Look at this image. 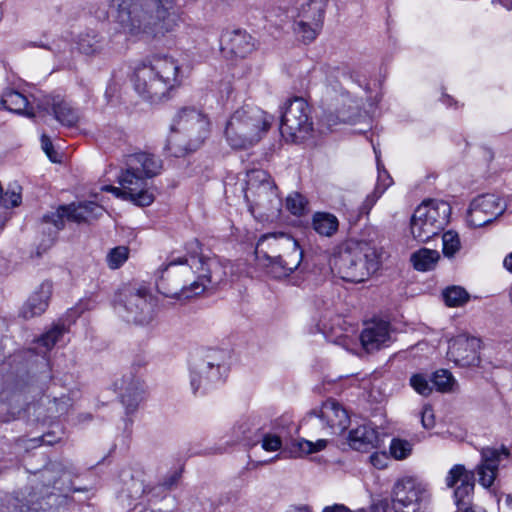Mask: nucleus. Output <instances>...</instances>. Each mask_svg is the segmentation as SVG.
I'll use <instances>...</instances> for the list:
<instances>
[{"label": "nucleus", "mask_w": 512, "mask_h": 512, "mask_svg": "<svg viewBox=\"0 0 512 512\" xmlns=\"http://www.w3.org/2000/svg\"><path fill=\"white\" fill-rule=\"evenodd\" d=\"M126 414L134 413L144 399L145 386L134 368L129 369L114 383Z\"/></svg>", "instance_id": "20"}, {"label": "nucleus", "mask_w": 512, "mask_h": 512, "mask_svg": "<svg viewBox=\"0 0 512 512\" xmlns=\"http://www.w3.org/2000/svg\"><path fill=\"white\" fill-rule=\"evenodd\" d=\"M313 229L320 235L331 237L339 227L337 217L328 212H316L312 218Z\"/></svg>", "instance_id": "34"}, {"label": "nucleus", "mask_w": 512, "mask_h": 512, "mask_svg": "<svg viewBox=\"0 0 512 512\" xmlns=\"http://www.w3.org/2000/svg\"><path fill=\"white\" fill-rule=\"evenodd\" d=\"M76 44L81 53L91 55L102 48V39L94 30H88L78 36Z\"/></svg>", "instance_id": "36"}, {"label": "nucleus", "mask_w": 512, "mask_h": 512, "mask_svg": "<svg viewBox=\"0 0 512 512\" xmlns=\"http://www.w3.org/2000/svg\"><path fill=\"white\" fill-rule=\"evenodd\" d=\"M480 454L481 461L476 467L478 482L484 488H489L497 477L501 460L508 458L510 452L502 445L500 448L484 447Z\"/></svg>", "instance_id": "23"}, {"label": "nucleus", "mask_w": 512, "mask_h": 512, "mask_svg": "<svg viewBox=\"0 0 512 512\" xmlns=\"http://www.w3.org/2000/svg\"><path fill=\"white\" fill-rule=\"evenodd\" d=\"M47 110L64 127H76L81 119L80 112L60 95L51 96L46 101Z\"/></svg>", "instance_id": "27"}, {"label": "nucleus", "mask_w": 512, "mask_h": 512, "mask_svg": "<svg viewBox=\"0 0 512 512\" xmlns=\"http://www.w3.org/2000/svg\"><path fill=\"white\" fill-rule=\"evenodd\" d=\"M214 263L196 254L185 257L171 255L157 272L156 288L165 297L178 301L198 296L212 281L211 267Z\"/></svg>", "instance_id": "2"}, {"label": "nucleus", "mask_w": 512, "mask_h": 512, "mask_svg": "<svg viewBox=\"0 0 512 512\" xmlns=\"http://www.w3.org/2000/svg\"><path fill=\"white\" fill-rule=\"evenodd\" d=\"M220 47L225 55L244 58L255 49V41L245 30H227L220 37Z\"/></svg>", "instance_id": "24"}, {"label": "nucleus", "mask_w": 512, "mask_h": 512, "mask_svg": "<svg viewBox=\"0 0 512 512\" xmlns=\"http://www.w3.org/2000/svg\"><path fill=\"white\" fill-rule=\"evenodd\" d=\"M445 481L447 487H455L454 498L458 511L475 512L470 508L475 486L474 472L468 471L463 465L457 464L449 470Z\"/></svg>", "instance_id": "18"}, {"label": "nucleus", "mask_w": 512, "mask_h": 512, "mask_svg": "<svg viewBox=\"0 0 512 512\" xmlns=\"http://www.w3.org/2000/svg\"><path fill=\"white\" fill-rule=\"evenodd\" d=\"M104 208L93 201H85L79 203H71L58 207L55 211L47 213L43 216L40 229L48 239L43 240L42 246H49L58 232L63 229L65 220L75 223L89 222L103 215Z\"/></svg>", "instance_id": "11"}, {"label": "nucleus", "mask_w": 512, "mask_h": 512, "mask_svg": "<svg viewBox=\"0 0 512 512\" xmlns=\"http://www.w3.org/2000/svg\"><path fill=\"white\" fill-rule=\"evenodd\" d=\"M505 205L494 194H483L470 203L467 222L472 227H483L503 214Z\"/></svg>", "instance_id": "19"}, {"label": "nucleus", "mask_w": 512, "mask_h": 512, "mask_svg": "<svg viewBox=\"0 0 512 512\" xmlns=\"http://www.w3.org/2000/svg\"><path fill=\"white\" fill-rule=\"evenodd\" d=\"M190 385L194 394H205L222 384L229 372L228 355L219 349L200 350L189 362Z\"/></svg>", "instance_id": "9"}, {"label": "nucleus", "mask_w": 512, "mask_h": 512, "mask_svg": "<svg viewBox=\"0 0 512 512\" xmlns=\"http://www.w3.org/2000/svg\"><path fill=\"white\" fill-rule=\"evenodd\" d=\"M21 408H13V411L11 412V417H7L4 419V421H9L10 419H15L20 414Z\"/></svg>", "instance_id": "57"}, {"label": "nucleus", "mask_w": 512, "mask_h": 512, "mask_svg": "<svg viewBox=\"0 0 512 512\" xmlns=\"http://www.w3.org/2000/svg\"><path fill=\"white\" fill-rule=\"evenodd\" d=\"M332 270L344 281L361 283L380 267L375 249L366 243L347 242L331 259Z\"/></svg>", "instance_id": "8"}, {"label": "nucleus", "mask_w": 512, "mask_h": 512, "mask_svg": "<svg viewBox=\"0 0 512 512\" xmlns=\"http://www.w3.org/2000/svg\"><path fill=\"white\" fill-rule=\"evenodd\" d=\"M327 445L326 439H318L316 442H312L306 439H299L293 443V456L300 457L304 454H310L323 450Z\"/></svg>", "instance_id": "38"}, {"label": "nucleus", "mask_w": 512, "mask_h": 512, "mask_svg": "<svg viewBox=\"0 0 512 512\" xmlns=\"http://www.w3.org/2000/svg\"><path fill=\"white\" fill-rule=\"evenodd\" d=\"M0 102L10 112L27 117H34L35 115L28 98L16 90L9 89L4 91Z\"/></svg>", "instance_id": "31"}, {"label": "nucleus", "mask_w": 512, "mask_h": 512, "mask_svg": "<svg viewBox=\"0 0 512 512\" xmlns=\"http://www.w3.org/2000/svg\"><path fill=\"white\" fill-rule=\"evenodd\" d=\"M52 294V283L45 281L32 293L21 309V315L25 319L39 316L45 312Z\"/></svg>", "instance_id": "28"}, {"label": "nucleus", "mask_w": 512, "mask_h": 512, "mask_svg": "<svg viewBox=\"0 0 512 512\" xmlns=\"http://www.w3.org/2000/svg\"><path fill=\"white\" fill-rule=\"evenodd\" d=\"M328 0H309L301 5L297 20L294 24V31L304 42L313 41L318 35Z\"/></svg>", "instance_id": "17"}, {"label": "nucleus", "mask_w": 512, "mask_h": 512, "mask_svg": "<svg viewBox=\"0 0 512 512\" xmlns=\"http://www.w3.org/2000/svg\"><path fill=\"white\" fill-rule=\"evenodd\" d=\"M59 440H60V438L57 437L55 435V433L48 432L46 434H43L39 438H33V439L24 441V443H25L24 447L26 449H30V448H35L37 446H40L41 444L53 445V444L57 443Z\"/></svg>", "instance_id": "46"}, {"label": "nucleus", "mask_w": 512, "mask_h": 512, "mask_svg": "<svg viewBox=\"0 0 512 512\" xmlns=\"http://www.w3.org/2000/svg\"><path fill=\"white\" fill-rule=\"evenodd\" d=\"M54 404L56 405L55 412L61 415L67 412L69 406L71 405V399L67 396L54 398Z\"/></svg>", "instance_id": "52"}, {"label": "nucleus", "mask_w": 512, "mask_h": 512, "mask_svg": "<svg viewBox=\"0 0 512 512\" xmlns=\"http://www.w3.org/2000/svg\"><path fill=\"white\" fill-rule=\"evenodd\" d=\"M421 424L425 429H431L435 425V417L433 409L430 406H425L421 412Z\"/></svg>", "instance_id": "49"}, {"label": "nucleus", "mask_w": 512, "mask_h": 512, "mask_svg": "<svg viewBox=\"0 0 512 512\" xmlns=\"http://www.w3.org/2000/svg\"><path fill=\"white\" fill-rule=\"evenodd\" d=\"M22 188L16 182L10 183L5 192L0 193V204L5 208L18 206L22 201Z\"/></svg>", "instance_id": "39"}, {"label": "nucleus", "mask_w": 512, "mask_h": 512, "mask_svg": "<svg viewBox=\"0 0 512 512\" xmlns=\"http://www.w3.org/2000/svg\"><path fill=\"white\" fill-rule=\"evenodd\" d=\"M283 238H290L285 233H270L260 237L255 248V255L258 260L268 261L267 266L271 267L275 261L279 260V255L285 249Z\"/></svg>", "instance_id": "26"}, {"label": "nucleus", "mask_w": 512, "mask_h": 512, "mask_svg": "<svg viewBox=\"0 0 512 512\" xmlns=\"http://www.w3.org/2000/svg\"><path fill=\"white\" fill-rule=\"evenodd\" d=\"M313 130L311 108L301 97L289 99L281 115L280 133L287 142L299 143Z\"/></svg>", "instance_id": "13"}, {"label": "nucleus", "mask_w": 512, "mask_h": 512, "mask_svg": "<svg viewBox=\"0 0 512 512\" xmlns=\"http://www.w3.org/2000/svg\"><path fill=\"white\" fill-rule=\"evenodd\" d=\"M68 332V327L58 322L52 325V327L42 334L38 339L35 340V347L29 350L27 354L32 357L34 352L37 354V362L39 368L29 369V372L33 375L37 373H45L46 377H49L50 364L47 358V353L61 340L63 335Z\"/></svg>", "instance_id": "21"}, {"label": "nucleus", "mask_w": 512, "mask_h": 512, "mask_svg": "<svg viewBox=\"0 0 512 512\" xmlns=\"http://www.w3.org/2000/svg\"><path fill=\"white\" fill-rule=\"evenodd\" d=\"M274 117L262 109L244 105L233 112L225 126L228 144L235 149H245L259 142L268 132Z\"/></svg>", "instance_id": "7"}, {"label": "nucleus", "mask_w": 512, "mask_h": 512, "mask_svg": "<svg viewBox=\"0 0 512 512\" xmlns=\"http://www.w3.org/2000/svg\"><path fill=\"white\" fill-rule=\"evenodd\" d=\"M282 244L285 245L284 254L279 255L280 261H275L271 266V272L275 277H286L294 272L302 262L303 251L298 242L290 238H283Z\"/></svg>", "instance_id": "25"}, {"label": "nucleus", "mask_w": 512, "mask_h": 512, "mask_svg": "<svg viewBox=\"0 0 512 512\" xmlns=\"http://www.w3.org/2000/svg\"><path fill=\"white\" fill-rule=\"evenodd\" d=\"M337 118L339 120H344L345 119L344 114L342 113V111L337 110Z\"/></svg>", "instance_id": "59"}, {"label": "nucleus", "mask_w": 512, "mask_h": 512, "mask_svg": "<svg viewBox=\"0 0 512 512\" xmlns=\"http://www.w3.org/2000/svg\"><path fill=\"white\" fill-rule=\"evenodd\" d=\"M117 313L128 323L149 324L155 314V304L146 288H129L116 305Z\"/></svg>", "instance_id": "14"}, {"label": "nucleus", "mask_w": 512, "mask_h": 512, "mask_svg": "<svg viewBox=\"0 0 512 512\" xmlns=\"http://www.w3.org/2000/svg\"><path fill=\"white\" fill-rule=\"evenodd\" d=\"M128 256L129 249L126 246L115 247L106 256L107 265L111 269H118L127 261Z\"/></svg>", "instance_id": "42"}, {"label": "nucleus", "mask_w": 512, "mask_h": 512, "mask_svg": "<svg viewBox=\"0 0 512 512\" xmlns=\"http://www.w3.org/2000/svg\"><path fill=\"white\" fill-rule=\"evenodd\" d=\"M370 463L377 469H383L387 466L389 458L385 452H374L369 457Z\"/></svg>", "instance_id": "51"}, {"label": "nucleus", "mask_w": 512, "mask_h": 512, "mask_svg": "<svg viewBox=\"0 0 512 512\" xmlns=\"http://www.w3.org/2000/svg\"><path fill=\"white\" fill-rule=\"evenodd\" d=\"M429 494L426 486L413 477L397 480L392 489L395 512H425Z\"/></svg>", "instance_id": "15"}, {"label": "nucleus", "mask_w": 512, "mask_h": 512, "mask_svg": "<svg viewBox=\"0 0 512 512\" xmlns=\"http://www.w3.org/2000/svg\"><path fill=\"white\" fill-rule=\"evenodd\" d=\"M451 207L447 202L429 200L422 202L414 211L410 229L413 237L427 242L438 235L449 222Z\"/></svg>", "instance_id": "12"}, {"label": "nucleus", "mask_w": 512, "mask_h": 512, "mask_svg": "<svg viewBox=\"0 0 512 512\" xmlns=\"http://www.w3.org/2000/svg\"><path fill=\"white\" fill-rule=\"evenodd\" d=\"M115 22L129 37H159L174 31L179 24L176 0H112Z\"/></svg>", "instance_id": "1"}, {"label": "nucleus", "mask_w": 512, "mask_h": 512, "mask_svg": "<svg viewBox=\"0 0 512 512\" xmlns=\"http://www.w3.org/2000/svg\"><path fill=\"white\" fill-rule=\"evenodd\" d=\"M445 304L449 307H460L466 304L470 298L467 291L460 286L447 287L443 293Z\"/></svg>", "instance_id": "37"}, {"label": "nucleus", "mask_w": 512, "mask_h": 512, "mask_svg": "<svg viewBox=\"0 0 512 512\" xmlns=\"http://www.w3.org/2000/svg\"><path fill=\"white\" fill-rule=\"evenodd\" d=\"M411 387L420 395L428 396L433 391V386L430 384L428 378L421 373L413 374L410 377Z\"/></svg>", "instance_id": "44"}, {"label": "nucleus", "mask_w": 512, "mask_h": 512, "mask_svg": "<svg viewBox=\"0 0 512 512\" xmlns=\"http://www.w3.org/2000/svg\"><path fill=\"white\" fill-rule=\"evenodd\" d=\"M79 420L80 421H89V420H91V415L90 414H81V415H79Z\"/></svg>", "instance_id": "58"}, {"label": "nucleus", "mask_w": 512, "mask_h": 512, "mask_svg": "<svg viewBox=\"0 0 512 512\" xmlns=\"http://www.w3.org/2000/svg\"><path fill=\"white\" fill-rule=\"evenodd\" d=\"M317 327L318 331L321 332L329 341L341 345L346 343V339L342 335H337L334 328H328L325 322L320 321Z\"/></svg>", "instance_id": "47"}, {"label": "nucleus", "mask_w": 512, "mask_h": 512, "mask_svg": "<svg viewBox=\"0 0 512 512\" xmlns=\"http://www.w3.org/2000/svg\"><path fill=\"white\" fill-rule=\"evenodd\" d=\"M348 443L354 450L368 452L379 447L380 439L374 427L364 424L349 432Z\"/></svg>", "instance_id": "30"}, {"label": "nucleus", "mask_w": 512, "mask_h": 512, "mask_svg": "<svg viewBox=\"0 0 512 512\" xmlns=\"http://www.w3.org/2000/svg\"><path fill=\"white\" fill-rule=\"evenodd\" d=\"M322 512H352V511L343 504H334L332 506H326Z\"/></svg>", "instance_id": "54"}, {"label": "nucleus", "mask_w": 512, "mask_h": 512, "mask_svg": "<svg viewBox=\"0 0 512 512\" xmlns=\"http://www.w3.org/2000/svg\"><path fill=\"white\" fill-rule=\"evenodd\" d=\"M261 429V418L257 415H248L237 421L233 427V434L236 440H253Z\"/></svg>", "instance_id": "33"}, {"label": "nucleus", "mask_w": 512, "mask_h": 512, "mask_svg": "<svg viewBox=\"0 0 512 512\" xmlns=\"http://www.w3.org/2000/svg\"><path fill=\"white\" fill-rule=\"evenodd\" d=\"M179 475L177 472L172 473L170 476H168L164 481L161 483V486L165 489L172 488L178 481Z\"/></svg>", "instance_id": "53"}, {"label": "nucleus", "mask_w": 512, "mask_h": 512, "mask_svg": "<svg viewBox=\"0 0 512 512\" xmlns=\"http://www.w3.org/2000/svg\"><path fill=\"white\" fill-rule=\"evenodd\" d=\"M479 347V339L467 334H460L449 341L447 357L458 366L475 365L479 361Z\"/></svg>", "instance_id": "22"}, {"label": "nucleus", "mask_w": 512, "mask_h": 512, "mask_svg": "<svg viewBox=\"0 0 512 512\" xmlns=\"http://www.w3.org/2000/svg\"><path fill=\"white\" fill-rule=\"evenodd\" d=\"M245 200L251 214L262 221H273L280 215L282 200L270 175L261 169L247 173Z\"/></svg>", "instance_id": "10"}, {"label": "nucleus", "mask_w": 512, "mask_h": 512, "mask_svg": "<svg viewBox=\"0 0 512 512\" xmlns=\"http://www.w3.org/2000/svg\"><path fill=\"white\" fill-rule=\"evenodd\" d=\"M412 449V443L401 438H393L389 446L390 455L396 460H404L409 457Z\"/></svg>", "instance_id": "41"}, {"label": "nucleus", "mask_w": 512, "mask_h": 512, "mask_svg": "<svg viewBox=\"0 0 512 512\" xmlns=\"http://www.w3.org/2000/svg\"><path fill=\"white\" fill-rule=\"evenodd\" d=\"M378 168V179L374 191L367 195L362 206L360 207V214H369L372 207L375 205L377 200L383 195L386 189L392 184V178L388 172L383 169L381 170L379 163Z\"/></svg>", "instance_id": "32"}, {"label": "nucleus", "mask_w": 512, "mask_h": 512, "mask_svg": "<svg viewBox=\"0 0 512 512\" xmlns=\"http://www.w3.org/2000/svg\"><path fill=\"white\" fill-rule=\"evenodd\" d=\"M445 103L447 104H450V101H451V98L450 96H444V100H443Z\"/></svg>", "instance_id": "60"}, {"label": "nucleus", "mask_w": 512, "mask_h": 512, "mask_svg": "<svg viewBox=\"0 0 512 512\" xmlns=\"http://www.w3.org/2000/svg\"><path fill=\"white\" fill-rule=\"evenodd\" d=\"M440 254L437 250L421 248L411 255V262L413 267L418 271H429L434 269Z\"/></svg>", "instance_id": "35"}, {"label": "nucleus", "mask_w": 512, "mask_h": 512, "mask_svg": "<svg viewBox=\"0 0 512 512\" xmlns=\"http://www.w3.org/2000/svg\"><path fill=\"white\" fill-rule=\"evenodd\" d=\"M360 340L367 352L375 351L386 346L390 341L389 325L387 322L369 324L361 333Z\"/></svg>", "instance_id": "29"}, {"label": "nucleus", "mask_w": 512, "mask_h": 512, "mask_svg": "<svg viewBox=\"0 0 512 512\" xmlns=\"http://www.w3.org/2000/svg\"><path fill=\"white\" fill-rule=\"evenodd\" d=\"M210 122L205 114L193 107L181 109L168 136L166 149L175 157L198 149L209 135Z\"/></svg>", "instance_id": "6"}, {"label": "nucleus", "mask_w": 512, "mask_h": 512, "mask_svg": "<svg viewBox=\"0 0 512 512\" xmlns=\"http://www.w3.org/2000/svg\"><path fill=\"white\" fill-rule=\"evenodd\" d=\"M79 476L78 468L70 462H51L41 472V484L27 488L23 494L28 509H43L42 500L58 495L67 497L72 492L87 491L75 487L73 479Z\"/></svg>", "instance_id": "5"}, {"label": "nucleus", "mask_w": 512, "mask_h": 512, "mask_svg": "<svg viewBox=\"0 0 512 512\" xmlns=\"http://www.w3.org/2000/svg\"><path fill=\"white\" fill-rule=\"evenodd\" d=\"M443 254L446 257H453L460 249L459 236L454 231H447L442 235Z\"/></svg>", "instance_id": "43"}, {"label": "nucleus", "mask_w": 512, "mask_h": 512, "mask_svg": "<svg viewBox=\"0 0 512 512\" xmlns=\"http://www.w3.org/2000/svg\"><path fill=\"white\" fill-rule=\"evenodd\" d=\"M308 419L319 421L324 435L342 434L350 424V416L346 408L335 399L324 401L307 415Z\"/></svg>", "instance_id": "16"}, {"label": "nucleus", "mask_w": 512, "mask_h": 512, "mask_svg": "<svg viewBox=\"0 0 512 512\" xmlns=\"http://www.w3.org/2000/svg\"><path fill=\"white\" fill-rule=\"evenodd\" d=\"M305 198L299 193L290 194L286 198V208L296 216H300L304 213L306 207Z\"/></svg>", "instance_id": "45"}, {"label": "nucleus", "mask_w": 512, "mask_h": 512, "mask_svg": "<svg viewBox=\"0 0 512 512\" xmlns=\"http://www.w3.org/2000/svg\"><path fill=\"white\" fill-rule=\"evenodd\" d=\"M431 382L438 391L449 392L453 389L455 379L448 370L441 369L433 374Z\"/></svg>", "instance_id": "40"}, {"label": "nucleus", "mask_w": 512, "mask_h": 512, "mask_svg": "<svg viewBox=\"0 0 512 512\" xmlns=\"http://www.w3.org/2000/svg\"><path fill=\"white\" fill-rule=\"evenodd\" d=\"M132 82L143 99L160 102L181 85L180 64L168 55H152L135 66Z\"/></svg>", "instance_id": "3"}, {"label": "nucleus", "mask_w": 512, "mask_h": 512, "mask_svg": "<svg viewBox=\"0 0 512 512\" xmlns=\"http://www.w3.org/2000/svg\"><path fill=\"white\" fill-rule=\"evenodd\" d=\"M27 46L45 48V49L53 51L54 53L58 52L57 50L53 49L51 46L43 43L42 41H39V42H29L27 44Z\"/></svg>", "instance_id": "55"}, {"label": "nucleus", "mask_w": 512, "mask_h": 512, "mask_svg": "<svg viewBox=\"0 0 512 512\" xmlns=\"http://www.w3.org/2000/svg\"><path fill=\"white\" fill-rule=\"evenodd\" d=\"M41 145H42L43 151L46 153V155L49 157V159L52 162H57L58 161L57 153L53 149L51 139L46 134H42V136H41Z\"/></svg>", "instance_id": "50"}, {"label": "nucleus", "mask_w": 512, "mask_h": 512, "mask_svg": "<svg viewBox=\"0 0 512 512\" xmlns=\"http://www.w3.org/2000/svg\"><path fill=\"white\" fill-rule=\"evenodd\" d=\"M503 264L508 271L512 272V252L505 257Z\"/></svg>", "instance_id": "56"}, {"label": "nucleus", "mask_w": 512, "mask_h": 512, "mask_svg": "<svg viewBox=\"0 0 512 512\" xmlns=\"http://www.w3.org/2000/svg\"><path fill=\"white\" fill-rule=\"evenodd\" d=\"M507 503L512 506V496H507Z\"/></svg>", "instance_id": "61"}, {"label": "nucleus", "mask_w": 512, "mask_h": 512, "mask_svg": "<svg viewBox=\"0 0 512 512\" xmlns=\"http://www.w3.org/2000/svg\"><path fill=\"white\" fill-rule=\"evenodd\" d=\"M111 89V87H109L107 90H106V95H108L109 93V90Z\"/></svg>", "instance_id": "62"}, {"label": "nucleus", "mask_w": 512, "mask_h": 512, "mask_svg": "<svg viewBox=\"0 0 512 512\" xmlns=\"http://www.w3.org/2000/svg\"><path fill=\"white\" fill-rule=\"evenodd\" d=\"M126 168L118 176L119 187L106 185L103 191L111 192L116 197L129 199L138 206H148L154 196L148 190L149 178L160 173L162 162L155 155L139 152L126 157Z\"/></svg>", "instance_id": "4"}, {"label": "nucleus", "mask_w": 512, "mask_h": 512, "mask_svg": "<svg viewBox=\"0 0 512 512\" xmlns=\"http://www.w3.org/2000/svg\"><path fill=\"white\" fill-rule=\"evenodd\" d=\"M281 438L274 434H265L262 439V448L268 452H274L281 448Z\"/></svg>", "instance_id": "48"}]
</instances>
